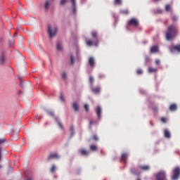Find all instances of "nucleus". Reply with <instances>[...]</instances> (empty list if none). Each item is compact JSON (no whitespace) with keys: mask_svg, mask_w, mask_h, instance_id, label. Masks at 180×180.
Listing matches in <instances>:
<instances>
[{"mask_svg":"<svg viewBox=\"0 0 180 180\" xmlns=\"http://www.w3.org/2000/svg\"><path fill=\"white\" fill-rule=\"evenodd\" d=\"M60 155L57 153H51L48 157V161H51V160H58Z\"/></svg>","mask_w":180,"mask_h":180,"instance_id":"obj_7","label":"nucleus"},{"mask_svg":"<svg viewBox=\"0 0 180 180\" xmlns=\"http://www.w3.org/2000/svg\"><path fill=\"white\" fill-rule=\"evenodd\" d=\"M89 64L90 67L95 66V59L93 57H90L89 58Z\"/></svg>","mask_w":180,"mask_h":180,"instance_id":"obj_13","label":"nucleus"},{"mask_svg":"<svg viewBox=\"0 0 180 180\" xmlns=\"http://www.w3.org/2000/svg\"><path fill=\"white\" fill-rule=\"evenodd\" d=\"M129 156V154L127 153H122L121 155V161H126L127 160V157Z\"/></svg>","mask_w":180,"mask_h":180,"instance_id":"obj_20","label":"nucleus"},{"mask_svg":"<svg viewBox=\"0 0 180 180\" xmlns=\"http://www.w3.org/2000/svg\"><path fill=\"white\" fill-rule=\"evenodd\" d=\"M165 11H166V12H169V11H171V5L170 4H166Z\"/></svg>","mask_w":180,"mask_h":180,"instance_id":"obj_24","label":"nucleus"},{"mask_svg":"<svg viewBox=\"0 0 180 180\" xmlns=\"http://www.w3.org/2000/svg\"><path fill=\"white\" fill-rule=\"evenodd\" d=\"M139 168L142 171H150V166L148 165H141Z\"/></svg>","mask_w":180,"mask_h":180,"instance_id":"obj_16","label":"nucleus"},{"mask_svg":"<svg viewBox=\"0 0 180 180\" xmlns=\"http://www.w3.org/2000/svg\"><path fill=\"white\" fill-rule=\"evenodd\" d=\"M115 5H122V0H114Z\"/></svg>","mask_w":180,"mask_h":180,"instance_id":"obj_29","label":"nucleus"},{"mask_svg":"<svg viewBox=\"0 0 180 180\" xmlns=\"http://www.w3.org/2000/svg\"><path fill=\"white\" fill-rule=\"evenodd\" d=\"M73 6V13H77V0H70Z\"/></svg>","mask_w":180,"mask_h":180,"instance_id":"obj_9","label":"nucleus"},{"mask_svg":"<svg viewBox=\"0 0 180 180\" xmlns=\"http://www.w3.org/2000/svg\"><path fill=\"white\" fill-rule=\"evenodd\" d=\"M57 49L58 50H59L60 51H61V50H63V45H61V44L58 43L57 44Z\"/></svg>","mask_w":180,"mask_h":180,"instance_id":"obj_30","label":"nucleus"},{"mask_svg":"<svg viewBox=\"0 0 180 180\" xmlns=\"http://www.w3.org/2000/svg\"><path fill=\"white\" fill-rule=\"evenodd\" d=\"M48 115H50L51 116H54V112H53L51 111H49Z\"/></svg>","mask_w":180,"mask_h":180,"instance_id":"obj_47","label":"nucleus"},{"mask_svg":"<svg viewBox=\"0 0 180 180\" xmlns=\"http://www.w3.org/2000/svg\"><path fill=\"white\" fill-rule=\"evenodd\" d=\"M16 33H17V32H15L14 33L13 36H16Z\"/></svg>","mask_w":180,"mask_h":180,"instance_id":"obj_52","label":"nucleus"},{"mask_svg":"<svg viewBox=\"0 0 180 180\" xmlns=\"http://www.w3.org/2000/svg\"><path fill=\"white\" fill-rule=\"evenodd\" d=\"M171 19L173 22H176V20H178V18L175 15H172Z\"/></svg>","mask_w":180,"mask_h":180,"instance_id":"obj_35","label":"nucleus"},{"mask_svg":"<svg viewBox=\"0 0 180 180\" xmlns=\"http://www.w3.org/2000/svg\"><path fill=\"white\" fill-rule=\"evenodd\" d=\"M155 64H156V65H160V60L157 59L155 60Z\"/></svg>","mask_w":180,"mask_h":180,"instance_id":"obj_48","label":"nucleus"},{"mask_svg":"<svg viewBox=\"0 0 180 180\" xmlns=\"http://www.w3.org/2000/svg\"><path fill=\"white\" fill-rule=\"evenodd\" d=\"M67 2V0H61L60 1V4L61 5H65V3Z\"/></svg>","mask_w":180,"mask_h":180,"instance_id":"obj_43","label":"nucleus"},{"mask_svg":"<svg viewBox=\"0 0 180 180\" xmlns=\"http://www.w3.org/2000/svg\"><path fill=\"white\" fill-rule=\"evenodd\" d=\"M84 109H85L86 112H89V106L88 105V104L84 105Z\"/></svg>","mask_w":180,"mask_h":180,"instance_id":"obj_37","label":"nucleus"},{"mask_svg":"<svg viewBox=\"0 0 180 180\" xmlns=\"http://www.w3.org/2000/svg\"><path fill=\"white\" fill-rule=\"evenodd\" d=\"M96 112L98 119H101V115L102 114V108H101V106L99 105L97 106Z\"/></svg>","mask_w":180,"mask_h":180,"instance_id":"obj_11","label":"nucleus"},{"mask_svg":"<svg viewBox=\"0 0 180 180\" xmlns=\"http://www.w3.org/2000/svg\"><path fill=\"white\" fill-rule=\"evenodd\" d=\"M131 174H134V175H137V171L133 170V169H131Z\"/></svg>","mask_w":180,"mask_h":180,"instance_id":"obj_42","label":"nucleus"},{"mask_svg":"<svg viewBox=\"0 0 180 180\" xmlns=\"http://www.w3.org/2000/svg\"><path fill=\"white\" fill-rule=\"evenodd\" d=\"M120 13L122 15H129V10H121Z\"/></svg>","mask_w":180,"mask_h":180,"instance_id":"obj_27","label":"nucleus"},{"mask_svg":"<svg viewBox=\"0 0 180 180\" xmlns=\"http://www.w3.org/2000/svg\"><path fill=\"white\" fill-rule=\"evenodd\" d=\"M177 30L175 25H172L167 27L166 31V39L167 40L171 41L174 39V37L176 36Z\"/></svg>","mask_w":180,"mask_h":180,"instance_id":"obj_1","label":"nucleus"},{"mask_svg":"<svg viewBox=\"0 0 180 180\" xmlns=\"http://www.w3.org/2000/svg\"><path fill=\"white\" fill-rule=\"evenodd\" d=\"M51 172L54 173L56 172V165H53L52 167L51 168Z\"/></svg>","mask_w":180,"mask_h":180,"instance_id":"obj_34","label":"nucleus"},{"mask_svg":"<svg viewBox=\"0 0 180 180\" xmlns=\"http://www.w3.org/2000/svg\"><path fill=\"white\" fill-rule=\"evenodd\" d=\"M169 50L171 53H175V51H176L177 53H180V44L170 46Z\"/></svg>","mask_w":180,"mask_h":180,"instance_id":"obj_6","label":"nucleus"},{"mask_svg":"<svg viewBox=\"0 0 180 180\" xmlns=\"http://www.w3.org/2000/svg\"><path fill=\"white\" fill-rule=\"evenodd\" d=\"M91 91L93 94H96L97 95L101 92V88L99 86L92 87Z\"/></svg>","mask_w":180,"mask_h":180,"instance_id":"obj_10","label":"nucleus"},{"mask_svg":"<svg viewBox=\"0 0 180 180\" xmlns=\"http://www.w3.org/2000/svg\"><path fill=\"white\" fill-rule=\"evenodd\" d=\"M20 86L23 88V84H22V79L20 78Z\"/></svg>","mask_w":180,"mask_h":180,"instance_id":"obj_50","label":"nucleus"},{"mask_svg":"<svg viewBox=\"0 0 180 180\" xmlns=\"http://www.w3.org/2000/svg\"><path fill=\"white\" fill-rule=\"evenodd\" d=\"M60 99L61 102H65V98H64V96H63V94L60 95Z\"/></svg>","mask_w":180,"mask_h":180,"instance_id":"obj_38","label":"nucleus"},{"mask_svg":"<svg viewBox=\"0 0 180 180\" xmlns=\"http://www.w3.org/2000/svg\"><path fill=\"white\" fill-rule=\"evenodd\" d=\"M62 77L63 78V79H67V74L65 72H63L62 75Z\"/></svg>","mask_w":180,"mask_h":180,"instance_id":"obj_41","label":"nucleus"},{"mask_svg":"<svg viewBox=\"0 0 180 180\" xmlns=\"http://www.w3.org/2000/svg\"><path fill=\"white\" fill-rule=\"evenodd\" d=\"M161 122H162V123H167V118L166 117H162L161 118Z\"/></svg>","mask_w":180,"mask_h":180,"instance_id":"obj_40","label":"nucleus"},{"mask_svg":"<svg viewBox=\"0 0 180 180\" xmlns=\"http://www.w3.org/2000/svg\"><path fill=\"white\" fill-rule=\"evenodd\" d=\"M41 119V117H39V120H40Z\"/></svg>","mask_w":180,"mask_h":180,"instance_id":"obj_53","label":"nucleus"},{"mask_svg":"<svg viewBox=\"0 0 180 180\" xmlns=\"http://www.w3.org/2000/svg\"><path fill=\"white\" fill-rule=\"evenodd\" d=\"M179 176H180V168L179 167H176L173 170V176H172V179L173 180H178L179 179Z\"/></svg>","mask_w":180,"mask_h":180,"instance_id":"obj_4","label":"nucleus"},{"mask_svg":"<svg viewBox=\"0 0 180 180\" xmlns=\"http://www.w3.org/2000/svg\"><path fill=\"white\" fill-rule=\"evenodd\" d=\"M70 131H71V133H72V136H73L74 135V127H70Z\"/></svg>","mask_w":180,"mask_h":180,"instance_id":"obj_44","label":"nucleus"},{"mask_svg":"<svg viewBox=\"0 0 180 180\" xmlns=\"http://www.w3.org/2000/svg\"><path fill=\"white\" fill-rule=\"evenodd\" d=\"M90 150L91 151H97L98 150V146H96V145H91L90 146Z\"/></svg>","mask_w":180,"mask_h":180,"instance_id":"obj_21","label":"nucleus"},{"mask_svg":"<svg viewBox=\"0 0 180 180\" xmlns=\"http://www.w3.org/2000/svg\"><path fill=\"white\" fill-rule=\"evenodd\" d=\"M128 26H134L135 27H137V26H139V20L136 18H131L128 21Z\"/></svg>","mask_w":180,"mask_h":180,"instance_id":"obj_5","label":"nucleus"},{"mask_svg":"<svg viewBox=\"0 0 180 180\" xmlns=\"http://www.w3.org/2000/svg\"><path fill=\"white\" fill-rule=\"evenodd\" d=\"M89 81L90 85H91V86H94V81H95V79H94V77L90 76V77H89Z\"/></svg>","mask_w":180,"mask_h":180,"instance_id":"obj_22","label":"nucleus"},{"mask_svg":"<svg viewBox=\"0 0 180 180\" xmlns=\"http://www.w3.org/2000/svg\"><path fill=\"white\" fill-rule=\"evenodd\" d=\"M4 64H5V55L2 53L0 56V65H4Z\"/></svg>","mask_w":180,"mask_h":180,"instance_id":"obj_15","label":"nucleus"},{"mask_svg":"<svg viewBox=\"0 0 180 180\" xmlns=\"http://www.w3.org/2000/svg\"><path fill=\"white\" fill-rule=\"evenodd\" d=\"M79 153L82 155H89V151L86 149H80Z\"/></svg>","mask_w":180,"mask_h":180,"instance_id":"obj_14","label":"nucleus"},{"mask_svg":"<svg viewBox=\"0 0 180 180\" xmlns=\"http://www.w3.org/2000/svg\"><path fill=\"white\" fill-rule=\"evenodd\" d=\"M158 51H159V48H158V46L157 45H155L150 48V53L152 54H154V53H158Z\"/></svg>","mask_w":180,"mask_h":180,"instance_id":"obj_8","label":"nucleus"},{"mask_svg":"<svg viewBox=\"0 0 180 180\" xmlns=\"http://www.w3.org/2000/svg\"><path fill=\"white\" fill-rule=\"evenodd\" d=\"M169 110H171V112H175V110H176V109H178V105H176V104H171L169 108Z\"/></svg>","mask_w":180,"mask_h":180,"instance_id":"obj_12","label":"nucleus"},{"mask_svg":"<svg viewBox=\"0 0 180 180\" xmlns=\"http://www.w3.org/2000/svg\"><path fill=\"white\" fill-rule=\"evenodd\" d=\"M72 108L75 110V112H79V107H78V103H73Z\"/></svg>","mask_w":180,"mask_h":180,"instance_id":"obj_18","label":"nucleus"},{"mask_svg":"<svg viewBox=\"0 0 180 180\" xmlns=\"http://www.w3.org/2000/svg\"><path fill=\"white\" fill-rule=\"evenodd\" d=\"M153 110H154L155 112H157V111L158 110V108H153Z\"/></svg>","mask_w":180,"mask_h":180,"instance_id":"obj_51","label":"nucleus"},{"mask_svg":"<svg viewBox=\"0 0 180 180\" xmlns=\"http://www.w3.org/2000/svg\"><path fill=\"white\" fill-rule=\"evenodd\" d=\"M5 141H6L5 139H0V144H3V143H5Z\"/></svg>","mask_w":180,"mask_h":180,"instance_id":"obj_45","label":"nucleus"},{"mask_svg":"<svg viewBox=\"0 0 180 180\" xmlns=\"http://www.w3.org/2000/svg\"><path fill=\"white\" fill-rule=\"evenodd\" d=\"M156 1H160V0H156Z\"/></svg>","mask_w":180,"mask_h":180,"instance_id":"obj_55","label":"nucleus"},{"mask_svg":"<svg viewBox=\"0 0 180 180\" xmlns=\"http://www.w3.org/2000/svg\"><path fill=\"white\" fill-rule=\"evenodd\" d=\"M165 137H166V139H171V132H169L168 129H165Z\"/></svg>","mask_w":180,"mask_h":180,"instance_id":"obj_19","label":"nucleus"},{"mask_svg":"<svg viewBox=\"0 0 180 180\" xmlns=\"http://www.w3.org/2000/svg\"><path fill=\"white\" fill-rule=\"evenodd\" d=\"M91 139H92V140H94L95 141H98V140H99V138H98L97 135H93Z\"/></svg>","mask_w":180,"mask_h":180,"instance_id":"obj_32","label":"nucleus"},{"mask_svg":"<svg viewBox=\"0 0 180 180\" xmlns=\"http://www.w3.org/2000/svg\"><path fill=\"white\" fill-rule=\"evenodd\" d=\"M57 27H52L51 25L48 26V33L50 39H53V37H56L57 36Z\"/></svg>","mask_w":180,"mask_h":180,"instance_id":"obj_2","label":"nucleus"},{"mask_svg":"<svg viewBox=\"0 0 180 180\" xmlns=\"http://www.w3.org/2000/svg\"><path fill=\"white\" fill-rule=\"evenodd\" d=\"M89 124H90V127H92V126H94V124H96V121L91 120L89 121Z\"/></svg>","mask_w":180,"mask_h":180,"instance_id":"obj_28","label":"nucleus"},{"mask_svg":"<svg viewBox=\"0 0 180 180\" xmlns=\"http://www.w3.org/2000/svg\"><path fill=\"white\" fill-rule=\"evenodd\" d=\"M145 60L146 63H148L150 61V58L148 56H146Z\"/></svg>","mask_w":180,"mask_h":180,"instance_id":"obj_46","label":"nucleus"},{"mask_svg":"<svg viewBox=\"0 0 180 180\" xmlns=\"http://www.w3.org/2000/svg\"><path fill=\"white\" fill-rule=\"evenodd\" d=\"M58 125L62 130H64V126L63 125V124H61V122H58Z\"/></svg>","mask_w":180,"mask_h":180,"instance_id":"obj_36","label":"nucleus"},{"mask_svg":"<svg viewBox=\"0 0 180 180\" xmlns=\"http://www.w3.org/2000/svg\"><path fill=\"white\" fill-rule=\"evenodd\" d=\"M2 151V148H0V160H1V153ZM2 168V165H0V169Z\"/></svg>","mask_w":180,"mask_h":180,"instance_id":"obj_49","label":"nucleus"},{"mask_svg":"<svg viewBox=\"0 0 180 180\" xmlns=\"http://www.w3.org/2000/svg\"><path fill=\"white\" fill-rule=\"evenodd\" d=\"M98 78L100 79H102L105 78V75H103V74L98 75Z\"/></svg>","mask_w":180,"mask_h":180,"instance_id":"obj_39","label":"nucleus"},{"mask_svg":"<svg viewBox=\"0 0 180 180\" xmlns=\"http://www.w3.org/2000/svg\"><path fill=\"white\" fill-rule=\"evenodd\" d=\"M49 7H50V0H47L45 2V8L49 9Z\"/></svg>","mask_w":180,"mask_h":180,"instance_id":"obj_23","label":"nucleus"},{"mask_svg":"<svg viewBox=\"0 0 180 180\" xmlns=\"http://www.w3.org/2000/svg\"><path fill=\"white\" fill-rule=\"evenodd\" d=\"M136 74H137L138 75H141V74H143V70H141V69H138V70H136Z\"/></svg>","mask_w":180,"mask_h":180,"instance_id":"obj_33","label":"nucleus"},{"mask_svg":"<svg viewBox=\"0 0 180 180\" xmlns=\"http://www.w3.org/2000/svg\"><path fill=\"white\" fill-rule=\"evenodd\" d=\"M157 71H158L157 68H148V72H157Z\"/></svg>","mask_w":180,"mask_h":180,"instance_id":"obj_26","label":"nucleus"},{"mask_svg":"<svg viewBox=\"0 0 180 180\" xmlns=\"http://www.w3.org/2000/svg\"><path fill=\"white\" fill-rule=\"evenodd\" d=\"M156 180H167V174L164 171H160L155 175Z\"/></svg>","mask_w":180,"mask_h":180,"instance_id":"obj_3","label":"nucleus"},{"mask_svg":"<svg viewBox=\"0 0 180 180\" xmlns=\"http://www.w3.org/2000/svg\"><path fill=\"white\" fill-rule=\"evenodd\" d=\"M151 125L153 126V124L150 122Z\"/></svg>","mask_w":180,"mask_h":180,"instance_id":"obj_54","label":"nucleus"},{"mask_svg":"<svg viewBox=\"0 0 180 180\" xmlns=\"http://www.w3.org/2000/svg\"><path fill=\"white\" fill-rule=\"evenodd\" d=\"M75 62V59H74V56H72V55L70 56V63L72 65H74V63Z\"/></svg>","mask_w":180,"mask_h":180,"instance_id":"obj_31","label":"nucleus"},{"mask_svg":"<svg viewBox=\"0 0 180 180\" xmlns=\"http://www.w3.org/2000/svg\"><path fill=\"white\" fill-rule=\"evenodd\" d=\"M86 44L87 46H98V41H96V42H94L91 40H87L86 41Z\"/></svg>","mask_w":180,"mask_h":180,"instance_id":"obj_17","label":"nucleus"},{"mask_svg":"<svg viewBox=\"0 0 180 180\" xmlns=\"http://www.w3.org/2000/svg\"><path fill=\"white\" fill-rule=\"evenodd\" d=\"M91 36L92 37H94V39H96L98 37V32H96V31H93L91 32Z\"/></svg>","mask_w":180,"mask_h":180,"instance_id":"obj_25","label":"nucleus"}]
</instances>
